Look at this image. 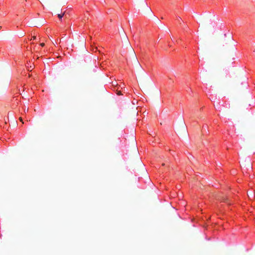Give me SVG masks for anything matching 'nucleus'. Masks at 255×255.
Returning a JSON list of instances; mask_svg holds the SVG:
<instances>
[{"mask_svg": "<svg viewBox=\"0 0 255 255\" xmlns=\"http://www.w3.org/2000/svg\"><path fill=\"white\" fill-rule=\"evenodd\" d=\"M64 14H58V17L60 19H61L62 17L63 16Z\"/></svg>", "mask_w": 255, "mask_h": 255, "instance_id": "f257e3e1", "label": "nucleus"}, {"mask_svg": "<svg viewBox=\"0 0 255 255\" xmlns=\"http://www.w3.org/2000/svg\"><path fill=\"white\" fill-rule=\"evenodd\" d=\"M223 202H224L225 203H228L227 199L226 198H224V199H223Z\"/></svg>", "mask_w": 255, "mask_h": 255, "instance_id": "f03ea898", "label": "nucleus"}, {"mask_svg": "<svg viewBox=\"0 0 255 255\" xmlns=\"http://www.w3.org/2000/svg\"><path fill=\"white\" fill-rule=\"evenodd\" d=\"M24 36V33L22 32L21 33L19 34V36L22 37Z\"/></svg>", "mask_w": 255, "mask_h": 255, "instance_id": "7ed1b4c3", "label": "nucleus"}, {"mask_svg": "<svg viewBox=\"0 0 255 255\" xmlns=\"http://www.w3.org/2000/svg\"><path fill=\"white\" fill-rule=\"evenodd\" d=\"M33 69V68H32V66H30V68H29V67H28V70H31V69Z\"/></svg>", "mask_w": 255, "mask_h": 255, "instance_id": "20e7f679", "label": "nucleus"}, {"mask_svg": "<svg viewBox=\"0 0 255 255\" xmlns=\"http://www.w3.org/2000/svg\"><path fill=\"white\" fill-rule=\"evenodd\" d=\"M19 120H20V121H21L22 122V124H23V122L22 121V120L21 118H19Z\"/></svg>", "mask_w": 255, "mask_h": 255, "instance_id": "39448f33", "label": "nucleus"}, {"mask_svg": "<svg viewBox=\"0 0 255 255\" xmlns=\"http://www.w3.org/2000/svg\"><path fill=\"white\" fill-rule=\"evenodd\" d=\"M44 45H45V44H44V43H41V44H40V45H41V46H42V47H43V46H44Z\"/></svg>", "mask_w": 255, "mask_h": 255, "instance_id": "423d86ee", "label": "nucleus"}, {"mask_svg": "<svg viewBox=\"0 0 255 255\" xmlns=\"http://www.w3.org/2000/svg\"><path fill=\"white\" fill-rule=\"evenodd\" d=\"M180 20H181V17H179V18H178V20L179 21H180Z\"/></svg>", "mask_w": 255, "mask_h": 255, "instance_id": "0eeeda50", "label": "nucleus"}, {"mask_svg": "<svg viewBox=\"0 0 255 255\" xmlns=\"http://www.w3.org/2000/svg\"><path fill=\"white\" fill-rule=\"evenodd\" d=\"M1 29V26H0V29Z\"/></svg>", "mask_w": 255, "mask_h": 255, "instance_id": "6e6552de", "label": "nucleus"}]
</instances>
